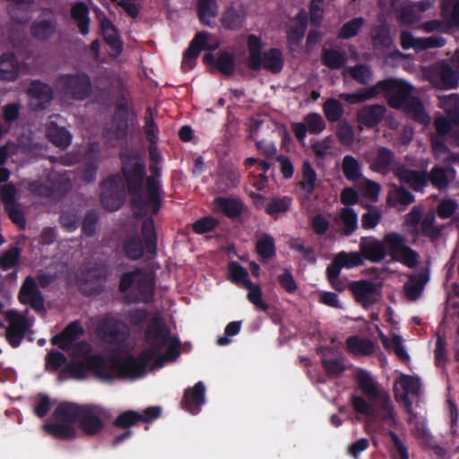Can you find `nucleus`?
Segmentation results:
<instances>
[{"mask_svg": "<svg viewBox=\"0 0 459 459\" xmlns=\"http://www.w3.org/2000/svg\"><path fill=\"white\" fill-rule=\"evenodd\" d=\"M351 405L353 409L359 414H363L367 417H372L375 413L376 406L378 401H382L381 398H370L368 397V401L364 398L353 395L351 397Z\"/></svg>", "mask_w": 459, "mask_h": 459, "instance_id": "4c0bfd02", "label": "nucleus"}, {"mask_svg": "<svg viewBox=\"0 0 459 459\" xmlns=\"http://www.w3.org/2000/svg\"><path fill=\"white\" fill-rule=\"evenodd\" d=\"M243 20V13L234 7L227 8L221 16L222 25L230 30L239 28L242 25Z\"/></svg>", "mask_w": 459, "mask_h": 459, "instance_id": "79ce46f5", "label": "nucleus"}, {"mask_svg": "<svg viewBox=\"0 0 459 459\" xmlns=\"http://www.w3.org/2000/svg\"><path fill=\"white\" fill-rule=\"evenodd\" d=\"M389 201L394 204H409L413 202V196L405 189L395 186L390 191Z\"/></svg>", "mask_w": 459, "mask_h": 459, "instance_id": "4d7b16f0", "label": "nucleus"}, {"mask_svg": "<svg viewBox=\"0 0 459 459\" xmlns=\"http://www.w3.org/2000/svg\"><path fill=\"white\" fill-rule=\"evenodd\" d=\"M19 75V65L12 53H4L0 56V79L14 81Z\"/></svg>", "mask_w": 459, "mask_h": 459, "instance_id": "2f4dec72", "label": "nucleus"}, {"mask_svg": "<svg viewBox=\"0 0 459 459\" xmlns=\"http://www.w3.org/2000/svg\"><path fill=\"white\" fill-rule=\"evenodd\" d=\"M359 249L365 259L378 263L386 256L384 239L382 241L373 237H365L360 239Z\"/></svg>", "mask_w": 459, "mask_h": 459, "instance_id": "aec40b11", "label": "nucleus"}, {"mask_svg": "<svg viewBox=\"0 0 459 459\" xmlns=\"http://www.w3.org/2000/svg\"><path fill=\"white\" fill-rule=\"evenodd\" d=\"M20 250L17 247H12L4 252L0 257V266L4 270L13 268L19 261Z\"/></svg>", "mask_w": 459, "mask_h": 459, "instance_id": "13d9d810", "label": "nucleus"}, {"mask_svg": "<svg viewBox=\"0 0 459 459\" xmlns=\"http://www.w3.org/2000/svg\"><path fill=\"white\" fill-rule=\"evenodd\" d=\"M420 389V384L417 377L400 374L394 383V394L397 402L402 403L408 410L411 403L409 395H417Z\"/></svg>", "mask_w": 459, "mask_h": 459, "instance_id": "4468645a", "label": "nucleus"}, {"mask_svg": "<svg viewBox=\"0 0 459 459\" xmlns=\"http://www.w3.org/2000/svg\"><path fill=\"white\" fill-rule=\"evenodd\" d=\"M57 119V116L50 117L47 136L56 146L65 148L71 143L72 135L67 130L56 125V120Z\"/></svg>", "mask_w": 459, "mask_h": 459, "instance_id": "c85d7f7f", "label": "nucleus"}, {"mask_svg": "<svg viewBox=\"0 0 459 459\" xmlns=\"http://www.w3.org/2000/svg\"><path fill=\"white\" fill-rule=\"evenodd\" d=\"M19 299L22 304H29L36 311H42L44 308L43 298L32 278L25 280L19 293Z\"/></svg>", "mask_w": 459, "mask_h": 459, "instance_id": "412c9836", "label": "nucleus"}, {"mask_svg": "<svg viewBox=\"0 0 459 459\" xmlns=\"http://www.w3.org/2000/svg\"><path fill=\"white\" fill-rule=\"evenodd\" d=\"M109 417V412L100 405H80L79 421L81 428L87 434H96L103 427V420Z\"/></svg>", "mask_w": 459, "mask_h": 459, "instance_id": "9d476101", "label": "nucleus"}, {"mask_svg": "<svg viewBox=\"0 0 459 459\" xmlns=\"http://www.w3.org/2000/svg\"><path fill=\"white\" fill-rule=\"evenodd\" d=\"M347 350L356 356H366L374 352L375 346L372 342L360 339L357 336L350 337L346 341Z\"/></svg>", "mask_w": 459, "mask_h": 459, "instance_id": "f704fd0d", "label": "nucleus"}, {"mask_svg": "<svg viewBox=\"0 0 459 459\" xmlns=\"http://www.w3.org/2000/svg\"><path fill=\"white\" fill-rule=\"evenodd\" d=\"M372 38L376 48L383 47L389 48L392 41L388 34V30L385 25L374 30L372 32Z\"/></svg>", "mask_w": 459, "mask_h": 459, "instance_id": "052dcab7", "label": "nucleus"}, {"mask_svg": "<svg viewBox=\"0 0 459 459\" xmlns=\"http://www.w3.org/2000/svg\"><path fill=\"white\" fill-rule=\"evenodd\" d=\"M215 65L222 74H230L234 71L233 57L228 53L221 54Z\"/></svg>", "mask_w": 459, "mask_h": 459, "instance_id": "774afa93", "label": "nucleus"}, {"mask_svg": "<svg viewBox=\"0 0 459 459\" xmlns=\"http://www.w3.org/2000/svg\"><path fill=\"white\" fill-rule=\"evenodd\" d=\"M363 23L364 21L361 18H355L344 23L339 31V37L342 39H349L355 36L360 30Z\"/></svg>", "mask_w": 459, "mask_h": 459, "instance_id": "6e6d98bb", "label": "nucleus"}, {"mask_svg": "<svg viewBox=\"0 0 459 459\" xmlns=\"http://www.w3.org/2000/svg\"><path fill=\"white\" fill-rule=\"evenodd\" d=\"M384 243L386 255H389L393 260L408 267H414L417 264V254L406 245L403 236L395 232L388 233L384 237Z\"/></svg>", "mask_w": 459, "mask_h": 459, "instance_id": "0eeeda50", "label": "nucleus"}, {"mask_svg": "<svg viewBox=\"0 0 459 459\" xmlns=\"http://www.w3.org/2000/svg\"><path fill=\"white\" fill-rule=\"evenodd\" d=\"M256 249L258 254L264 257H270L274 253V242L273 238L264 236L257 241Z\"/></svg>", "mask_w": 459, "mask_h": 459, "instance_id": "69168bd1", "label": "nucleus"}, {"mask_svg": "<svg viewBox=\"0 0 459 459\" xmlns=\"http://www.w3.org/2000/svg\"><path fill=\"white\" fill-rule=\"evenodd\" d=\"M357 383L361 391L370 398H381L383 402V417L393 418V410L389 396L380 393L374 377L367 371L358 369L355 374Z\"/></svg>", "mask_w": 459, "mask_h": 459, "instance_id": "9b49d317", "label": "nucleus"}, {"mask_svg": "<svg viewBox=\"0 0 459 459\" xmlns=\"http://www.w3.org/2000/svg\"><path fill=\"white\" fill-rule=\"evenodd\" d=\"M143 238L144 241V248L142 243L136 238H130L125 247L126 255L132 259L140 258L144 252L153 255L156 252V234L154 230L153 221L147 219L143 221L142 228Z\"/></svg>", "mask_w": 459, "mask_h": 459, "instance_id": "6e6552de", "label": "nucleus"}, {"mask_svg": "<svg viewBox=\"0 0 459 459\" xmlns=\"http://www.w3.org/2000/svg\"><path fill=\"white\" fill-rule=\"evenodd\" d=\"M119 288L122 292L132 289L139 293L138 299L147 301L153 292V281L150 274L136 270L122 276Z\"/></svg>", "mask_w": 459, "mask_h": 459, "instance_id": "1a4fd4ad", "label": "nucleus"}, {"mask_svg": "<svg viewBox=\"0 0 459 459\" xmlns=\"http://www.w3.org/2000/svg\"><path fill=\"white\" fill-rule=\"evenodd\" d=\"M204 393L205 387L203 382H198L193 388L187 389L183 402L185 408L192 414L197 413L205 403Z\"/></svg>", "mask_w": 459, "mask_h": 459, "instance_id": "a878e982", "label": "nucleus"}, {"mask_svg": "<svg viewBox=\"0 0 459 459\" xmlns=\"http://www.w3.org/2000/svg\"><path fill=\"white\" fill-rule=\"evenodd\" d=\"M456 172L454 169L434 167L431 170L430 181L437 188H445L451 180L455 179Z\"/></svg>", "mask_w": 459, "mask_h": 459, "instance_id": "e433bc0d", "label": "nucleus"}, {"mask_svg": "<svg viewBox=\"0 0 459 459\" xmlns=\"http://www.w3.org/2000/svg\"><path fill=\"white\" fill-rule=\"evenodd\" d=\"M342 169L345 178L351 181L358 180L362 175L359 161L352 156L343 158Z\"/></svg>", "mask_w": 459, "mask_h": 459, "instance_id": "37998d69", "label": "nucleus"}, {"mask_svg": "<svg viewBox=\"0 0 459 459\" xmlns=\"http://www.w3.org/2000/svg\"><path fill=\"white\" fill-rule=\"evenodd\" d=\"M123 171L130 191H134L142 182L144 174L143 162L138 155H122Z\"/></svg>", "mask_w": 459, "mask_h": 459, "instance_id": "a211bd4d", "label": "nucleus"}, {"mask_svg": "<svg viewBox=\"0 0 459 459\" xmlns=\"http://www.w3.org/2000/svg\"><path fill=\"white\" fill-rule=\"evenodd\" d=\"M423 290L421 280L418 276H411L405 285V293L410 299H416Z\"/></svg>", "mask_w": 459, "mask_h": 459, "instance_id": "bf43d9fd", "label": "nucleus"}, {"mask_svg": "<svg viewBox=\"0 0 459 459\" xmlns=\"http://www.w3.org/2000/svg\"><path fill=\"white\" fill-rule=\"evenodd\" d=\"M442 12L450 25L459 26V0H443Z\"/></svg>", "mask_w": 459, "mask_h": 459, "instance_id": "49530a36", "label": "nucleus"}, {"mask_svg": "<svg viewBox=\"0 0 459 459\" xmlns=\"http://www.w3.org/2000/svg\"><path fill=\"white\" fill-rule=\"evenodd\" d=\"M306 30V18L304 14H299L290 21L288 30V39L290 45H296L301 41Z\"/></svg>", "mask_w": 459, "mask_h": 459, "instance_id": "58836bf2", "label": "nucleus"}, {"mask_svg": "<svg viewBox=\"0 0 459 459\" xmlns=\"http://www.w3.org/2000/svg\"><path fill=\"white\" fill-rule=\"evenodd\" d=\"M59 85L76 100L85 99L91 91V83L87 75H64L59 79Z\"/></svg>", "mask_w": 459, "mask_h": 459, "instance_id": "f3484780", "label": "nucleus"}, {"mask_svg": "<svg viewBox=\"0 0 459 459\" xmlns=\"http://www.w3.org/2000/svg\"><path fill=\"white\" fill-rule=\"evenodd\" d=\"M363 263V256L361 252H341L339 253L333 264L327 268L328 278L331 281V284L338 290H342L341 287L337 284V278L340 273V271L342 267L351 268L358 265H360Z\"/></svg>", "mask_w": 459, "mask_h": 459, "instance_id": "ddd939ff", "label": "nucleus"}, {"mask_svg": "<svg viewBox=\"0 0 459 459\" xmlns=\"http://www.w3.org/2000/svg\"><path fill=\"white\" fill-rule=\"evenodd\" d=\"M249 52L248 66L252 69L264 67L273 73L279 72L282 67L281 53L277 49H271L262 56V42L255 35H250L247 39Z\"/></svg>", "mask_w": 459, "mask_h": 459, "instance_id": "20e7f679", "label": "nucleus"}, {"mask_svg": "<svg viewBox=\"0 0 459 459\" xmlns=\"http://www.w3.org/2000/svg\"><path fill=\"white\" fill-rule=\"evenodd\" d=\"M214 209L234 217L241 212L242 204L238 200L220 197L214 201Z\"/></svg>", "mask_w": 459, "mask_h": 459, "instance_id": "ea45409f", "label": "nucleus"}, {"mask_svg": "<svg viewBox=\"0 0 459 459\" xmlns=\"http://www.w3.org/2000/svg\"><path fill=\"white\" fill-rule=\"evenodd\" d=\"M204 39H205L204 35H196L190 47L185 52L182 60V66L185 70H190L195 66V59L200 52V48H196V45L199 40Z\"/></svg>", "mask_w": 459, "mask_h": 459, "instance_id": "09e8293b", "label": "nucleus"}, {"mask_svg": "<svg viewBox=\"0 0 459 459\" xmlns=\"http://www.w3.org/2000/svg\"><path fill=\"white\" fill-rule=\"evenodd\" d=\"M324 111L330 121H336L342 117V108L337 100H329L324 106Z\"/></svg>", "mask_w": 459, "mask_h": 459, "instance_id": "0e129e2a", "label": "nucleus"}, {"mask_svg": "<svg viewBox=\"0 0 459 459\" xmlns=\"http://www.w3.org/2000/svg\"><path fill=\"white\" fill-rule=\"evenodd\" d=\"M244 288L248 290L247 299L249 302L261 310L265 311L268 308L266 303L262 299V290L259 285L250 281Z\"/></svg>", "mask_w": 459, "mask_h": 459, "instance_id": "3c124183", "label": "nucleus"}, {"mask_svg": "<svg viewBox=\"0 0 459 459\" xmlns=\"http://www.w3.org/2000/svg\"><path fill=\"white\" fill-rule=\"evenodd\" d=\"M381 217L382 214L377 208H370L365 214L362 215V227L366 230L374 229L378 224Z\"/></svg>", "mask_w": 459, "mask_h": 459, "instance_id": "e2e57ef3", "label": "nucleus"}, {"mask_svg": "<svg viewBox=\"0 0 459 459\" xmlns=\"http://www.w3.org/2000/svg\"><path fill=\"white\" fill-rule=\"evenodd\" d=\"M385 114V108L379 105L366 106L358 113V121L360 125L372 127L378 124Z\"/></svg>", "mask_w": 459, "mask_h": 459, "instance_id": "7c9ffc66", "label": "nucleus"}, {"mask_svg": "<svg viewBox=\"0 0 459 459\" xmlns=\"http://www.w3.org/2000/svg\"><path fill=\"white\" fill-rule=\"evenodd\" d=\"M340 224L345 234L349 235L358 227V216L351 208H343L340 212Z\"/></svg>", "mask_w": 459, "mask_h": 459, "instance_id": "a18cd8bd", "label": "nucleus"}, {"mask_svg": "<svg viewBox=\"0 0 459 459\" xmlns=\"http://www.w3.org/2000/svg\"><path fill=\"white\" fill-rule=\"evenodd\" d=\"M451 63L455 69L443 62L433 68L423 69V76L436 88L452 89L459 82V48L455 51L451 57Z\"/></svg>", "mask_w": 459, "mask_h": 459, "instance_id": "39448f33", "label": "nucleus"}, {"mask_svg": "<svg viewBox=\"0 0 459 459\" xmlns=\"http://www.w3.org/2000/svg\"><path fill=\"white\" fill-rule=\"evenodd\" d=\"M15 195L16 190L13 186H6L1 191L2 201L8 211L10 218L15 224L22 227L25 221L22 212L15 204Z\"/></svg>", "mask_w": 459, "mask_h": 459, "instance_id": "393cba45", "label": "nucleus"}, {"mask_svg": "<svg viewBox=\"0 0 459 459\" xmlns=\"http://www.w3.org/2000/svg\"><path fill=\"white\" fill-rule=\"evenodd\" d=\"M55 23L52 21H39L34 23L32 33L39 39H46L55 31Z\"/></svg>", "mask_w": 459, "mask_h": 459, "instance_id": "864d4df0", "label": "nucleus"}, {"mask_svg": "<svg viewBox=\"0 0 459 459\" xmlns=\"http://www.w3.org/2000/svg\"><path fill=\"white\" fill-rule=\"evenodd\" d=\"M100 27L106 43L109 47V54L112 56H117L121 53L122 43L119 40L117 30L110 21L103 18L100 20Z\"/></svg>", "mask_w": 459, "mask_h": 459, "instance_id": "c756f323", "label": "nucleus"}, {"mask_svg": "<svg viewBox=\"0 0 459 459\" xmlns=\"http://www.w3.org/2000/svg\"><path fill=\"white\" fill-rule=\"evenodd\" d=\"M411 91L412 87L405 82L389 79L378 82L372 88L362 89L351 94H342L341 98L349 103L356 104L384 92L391 106L403 108L413 119L423 125L429 124V116L419 100L411 96Z\"/></svg>", "mask_w": 459, "mask_h": 459, "instance_id": "f03ea898", "label": "nucleus"}, {"mask_svg": "<svg viewBox=\"0 0 459 459\" xmlns=\"http://www.w3.org/2000/svg\"><path fill=\"white\" fill-rule=\"evenodd\" d=\"M351 290L359 303L368 307L376 303L380 298L381 286L370 281H358L351 285Z\"/></svg>", "mask_w": 459, "mask_h": 459, "instance_id": "dca6fc26", "label": "nucleus"}, {"mask_svg": "<svg viewBox=\"0 0 459 459\" xmlns=\"http://www.w3.org/2000/svg\"><path fill=\"white\" fill-rule=\"evenodd\" d=\"M325 123L323 117L316 113H310L304 117L303 122L293 125L295 135L303 144L305 143L307 132L318 134L325 129Z\"/></svg>", "mask_w": 459, "mask_h": 459, "instance_id": "6ab92c4d", "label": "nucleus"}, {"mask_svg": "<svg viewBox=\"0 0 459 459\" xmlns=\"http://www.w3.org/2000/svg\"><path fill=\"white\" fill-rule=\"evenodd\" d=\"M30 105L32 108H43L52 99L51 89L40 82H32L27 89Z\"/></svg>", "mask_w": 459, "mask_h": 459, "instance_id": "5701e85b", "label": "nucleus"}, {"mask_svg": "<svg viewBox=\"0 0 459 459\" xmlns=\"http://www.w3.org/2000/svg\"><path fill=\"white\" fill-rule=\"evenodd\" d=\"M229 279L242 287L250 282L247 272L236 262L229 264Z\"/></svg>", "mask_w": 459, "mask_h": 459, "instance_id": "8fccbe9b", "label": "nucleus"}, {"mask_svg": "<svg viewBox=\"0 0 459 459\" xmlns=\"http://www.w3.org/2000/svg\"><path fill=\"white\" fill-rule=\"evenodd\" d=\"M5 322L7 324L5 337L13 347L19 346L24 337L33 333L31 328L34 318L29 316L27 311L19 313L15 310H9L5 313Z\"/></svg>", "mask_w": 459, "mask_h": 459, "instance_id": "423d86ee", "label": "nucleus"}, {"mask_svg": "<svg viewBox=\"0 0 459 459\" xmlns=\"http://www.w3.org/2000/svg\"><path fill=\"white\" fill-rule=\"evenodd\" d=\"M82 334V328L77 322L71 323L58 335L51 339L54 345L70 351L76 359L66 371L69 377L83 379L94 375L101 381L115 378L136 379L149 369L160 368L178 356V342L169 333L160 318H154L146 332V347L138 356L120 352L111 358L102 359L90 353L87 344L74 342Z\"/></svg>", "mask_w": 459, "mask_h": 459, "instance_id": "f257e3e1", "label": "nucleus"}, {"mask_svg": "<svg viewBox=\"0 0 459 459\" xmlns=\"http://www.w3.org/2000/svg\"><path fill=\"white\" fill-rule=\"evenodd\" d=\"M322 361L325 369L330 375H337L341 373L344 368L342 359L337 355L333 349H325L323 351Z\"/></svg>", "mask_w": 459, "mask_h": 459, "instance_id": "c9c22d12", "label": "nucleus"}, {"mask_svg": "<svg viewBox=\"0 0 459 459\" xmlns=\"http://www.w3.org/2000/svg\"><path fill=\"white\" fill-rule=\"evenodd\" d=\"M396 175L402 182L407 184L414 190H420L427 185L429 180L426 172H418L406 168L397 169Z\"/></svg>", "mask_w": 459, "mask_h": 459, "instance_id": "cd10ccee", "label": "nucleus"}, {"mask_svg": "<svg viewBox=\"0 0 459 459\" xmlns=\"http://www.w3.org/2000/svg\"><path fill=\"white\" fill-rule=\"evenodd\" d=\"M379 335L384 347L387 351H394L396 354V356L403 361L409 360L410 357L406 350L404 349L403 340L400 335H398L394 332L391 333L390 338L385 336L382 332H379Z\"/></svg>", "mask_w": 459, "mask_h": 459, "instance_id": "72a5a7b5", "label": "nucleus"}, {"mask_svg": "<svg viewBox=\"0 0 459 459\" xmlns=\"http://www.w3.org/2000/svg\"><path fill=\"white\" fill-rule=\"evenodd\" d=\"M345 61L344 55L336 50H325L323 55V62L332 69L340 68Z\"/></svg>", "mask_w": 459, "mask_h": 459, "instance_id": "5fc2aeb1", "label": "nucleus"}, {"mask_svg": "<svg viewBox=\"0 0 459 459\" xmlns=\"http://www.w3.org/2000/svg\"><path fill=\"white\" fill-rule=\"evenodd\" d=\"M196 12L203 24L212 26L217 20L219 6L216 0H196Z\"/></svg>", "mask_w": 459, "mask_h": 459, "instance_id": "bb28decb", "label": "nucleus"}, {"mask_svg": "<svg viewBox=\"0 0 459 459\" xmlns=\"http://www.w3.org/2000/svg\"><path fill=\"white\" fill-rule=\"evenodd\" d=\"M445 44L446 39L439 35L417 38L408 30H403L401 33V45L404 49L412 48L416 51H421L429 48H441Z\"/></svg>", "mask_w": 459, "mask_h": 459, "instance_id": "2eb2a0df", "label": "nucleus"}, {"mask_svg": "<svg viewBox=\"0 0 459 459\" xmlns=\"http://www.w3.org/2000/svg\"><path fill=\"white\" fill-rule=\"evenodd\" d=\"M316 182V174L308 161H304L302 166L301 188L308 195L312 194Z\"/></svg>", "mask_w": 459, "mask_h": 459, "instance_id": "de8ad7c7", "label": "nucleus"}, {"mask_svg": "<svg viewBox=\"0 0 459 459\" xmlns=\"http://www.w3.org/2000/svg\"><path fill=\"white\" fill-rule=\"evenodd\" d=\"M80 405L73 403L58 404L51 421L44 425V429L57 438H70L76 434V422L79 420Z\"/></svg>", "mask_w": 459, "mask_h": 459, "instance_id": "7ed1b4c3", "label": "nucleus"}, {"mask_svg": "<svg viewBox=\"0 0 459 459\" xmlns=\"http://www.w3.org/2000/svg\"><path fill=\"white\" fill-rule=\"evenodd\" d=\"M159 183L156 178H149L147 188L143 195H140L134 203V211L136 216L152 212H157L159 209Z\"/></svg>", "mask_w": 459, "mask_h": 459, "instance_id": "f8f14e48", "label": "nucleus"}, {"mask_svg": "<svg viewBox=\"0 0 459 459\" xmlns=\"http://www.w3.org/2000/svg\"><path fill=\"white\" fill-rule=\"evenodd\" d=\"M30 148L26 146H15L9 143L0 148V163H4L8 157H11L14 162H25L30 159Z\"/></svg>", "mask_w": 459, "mask_h": 459, "instance_id": "473e14b6", "label": "nucleus"}, {"mask_svg": "<svg viewBox=\"0 0 459 459\" xmlns=\"http://www.w3.org/2000/svg\"><path fill=\"white\" fill-rule=\"evenodd\" d=\"M432 148L436 158L441 161L451 163L459 160V155L451 153L437 136L432 138Z\"/></svg>", "mask_w": 459, "mask_h": 459, "instance_id": "c03bdc74", "label": "nucleus"}, {"mask_svg": "<svg viewBox=\"0 0 459 459\" xmlns=\"http://www.w3.org/2000/svg\"><path fill=\"white\" fill-rule=\"evenodd\" d=\"M269 169V164L265 161H260L259 168L255 170L250 172L252 178H254V186L258 190H262L264 188L266 184V179L264 177V173Z\"/></svg>", "mask_w": 459, "mask_h": 459, "instance_id": "680f3d73", "label": "nucleus"}, {"mask_svg": "<svg viewBox=\"0 0 459 459\" xmlns=\"http://www.w3.org/2000/svg\"><path fill=\"white\" fill-rule=\"evenodd\" d=\"M365 158L373 170L384 174L389 171L394 160L393 153L384 147L370 150L365 154Z\"/></svg>", "mask_w": 459, "mask_h": 459, "instance_id": "4be33fe9", "label": "nucleus"}, {"mask_svg": "<svg viewBox=\"0 0 459 459\" xmlns=\"http://www.w3.org/2000/svg\"><path fill=\"white\" fill-rule=\"evenodd\" d=\"M98 332L107 341L115 342L126 335L127 329L125 325L117 319L109 317L102 321L98 328Z\"/></svg>", "mask_w": 459, "mask_h": 459, "instance_id": "b1692460", "label": "nucleus"}, {"mask_svg": "<svg viewBox=\"0 0 459 459\" xmlns=\"http://www.w3.org/2000/svg\"><path fill=\"white\" fill-rule=\"evenodd\" d=\"M435 127L440 135L451 133L459 140V120L450 122L445 117H438L435 120Z\"/></svg>", "mask_w": 459, "mask_h": 459, "instance_id": "603ef678", "label": "nucleus"}, {"mask_svg": "<svg viewBox=\"0 0 459 459\" xmlns=\"http://www.w3.org/2000/svg\"><path fill=\"white\" fill-rule=\"evenodd\" d=\"M88 8L85 4L78 3L72 9V17L77 22L80 31L86 35L89 33Z\"/></svg>", "mask_w": 459, "mask_h": 459, "instance_id": "a19ab883", "label": "nucleus"}, {"mask_svg": "<svg viewBox=\"0 0 459 459\" xmlns=\"http://www.w3.org/2000/svg\"><path fill=\"white\" fill-rule=\"evenodd\" d=\"M142 420L141 413L134 411H126L121 413L116 420V424L120 427H129Z\"/></svg>", "mask_w": 459, "mask_h": 459, "instance_id": "338daca9", "label": "nucleus"}]
</instances>
